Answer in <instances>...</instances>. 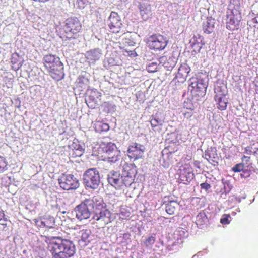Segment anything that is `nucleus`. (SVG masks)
Listing matches in <instances>:
<instances>
[{
    "mask_svg": "<svg viewBox=\"0 0 258 258\" xmlns=\"http://www.w3.org/2000/svg\"><path fill=\"white\" fill-rule=\"evenodd\" d=\"M42 222H43V218H39V219L35 220L36 225L38 227H39L40 228H44L43 223Z\"/></svg>",
    "mask_w": 258,
    "mask_h": 258,
    "instance_id": "nucleus-42",
    "label": "nucleus"
},
{
    "mask_svg": "<svg viewBox=\"0 0 258 258\" xmlns=\"http://www.w3.org/2000/svg\"><path fill=\"white\" fill-rule=\"evenodd\" d=\"M108 158L109 159L108 161H115V162H116V161H117L118 160H119L118 159H117V158L114 159V160H113V157H112V156H109Z\"/></svg>",
    "mask_w": 258,
    "mask_h": 258,
    "instance_id": "nucleus-47",
    "label": "nucleus"
},
{
    "mask_svg": "<svg viewBox=\"0 0 258 258\" xmlns=\"http://www.w3.org/2000/svg\"><path fill=\"white\" fill-rule=\"evenodd\" d=\"M218 88L215 89V93H216L215 96V99L217 102L218 108L221 110H224L227 107L228 101L226 98V94L224 93H217Z\"/></svg>",
    "mask_w": 258,
    "mask_h": 258,
    "instance_id": "nucleus-17",
    "label": "nucleus"
},
{
    "mask_svg": "<svg viewBox=\"0 0 258 258\" xmlns=\"http://www.w3.org/2000/svg\"><path fill=\"white\" fill-rule=\"evenodd\" d=\"M103 127H104V130H105V131H107V130H109V126H108V124H104L103 125Z\"/></svg>",
    "mask_w": 258,
    "mask_h": 258,
    "instance_id": "nucleus-48",
    "label": "nucleus"
},
{
    "mask_svg": "<svg viewBox=\"0 0 258 258\" xmlns=\"http://www.w3.org/2000/svg\"><path fill=\"white\" fill-rule=\"evenodd\" d=\"M143 19L147 20L152 15L151 6L148 0H136Z\"/></svg>",
    "mask_w": 258,
    "mask_h": 258,
    "instance_id": "nucleus-13",
    "label": "nucleus"
},
{
    "mask_svg": "<svg viewBox=\"0 0 258 258\" xmlns=\"http://www.w3.org/2000/svg\"><path fill=\"white\" fill-rule=\"evenodd\" d=\"M116 146L115 144L113 143H108L106 146L105 151L107 154H110V153L113 152V151L116 152Z\"/></svg>",
    "mask_w": 258,
    "mask_h": 258,
    "instance_id": "nucleus-31",
    "label": "nucleus"
},
{
    "mask_svg": "<svg viewBox=\"0 0 258 258\" xmlns=\"http://www.w3.org/2000/svg\"><path fill=\"white\" fill-rule=\"evenodd\" d=\"M70 147L72 149L73 151L79 149L80 148H83L77 140L76 141H74Z\"/></svg>",
    "mask_w": 258,
    "mask_h": 258,
    "instance_id": "nucleus-36",
    "label": "nucleus"
},
{
    "mask_svg": "<svg viewBox=\"0 0 258 258\" xmlns=\"http://www.w3.org/2000/svg\"><path fill=\"white\" fill-rule=\"evenodd\" d=\"M58 181L60 187L64 190L76 189L79 185L78 180L72 174H63Z\"/></svg>",
    "mask_w": 258,
    "mask_h": 258,
    "instance_id": "nucleus-9",
    "label": "nucleus"
},
{
    "mask_svg": "<svg viewBox=\"0 0 258 258\" xmlns=\"http://www.w3.org/2000/svg\"><path fill=\"white\" fill-rule=\"evenodd\" d=\"M84 150L83 148H80L79 149L73 151V155L75 157H80L83 154Z\"/></svg>",
    "mask_w": 258,
    "mask_h": 258,
    "instance_id": "nucleus-37",
    "label": "nucleus"
},
{
    "mask_svg": "<svg viewBox=\"0 0 258 258\" xmlns=\"http://www.w3.org/2000/svg\"><path fill=\"white\" fill-rule=\"evenodd\" d=\"M122 175L135 176L137 173L136 166L134 163L125 162L122 166Z\"/></svg>",
    "mask_w": 258,
    "mask_h": 258,
    "instance_id": "nucleus-19",
    "label": "nucleus"
},
{
    "mask_svg": "<svg viewBox=\"0 0 258 258\" xmlns=\"http://www.w3.org/2000/svg\"><path fill=\"white\" fill-rule=\"evenodd\" d=\"M121 177L120 173L117 172H111L110 174L108 176V181H109L110 179H116L117 178Z\"/></svg>",
    "mask_w": 258,
    "mask_h": 258,
    "instance_id": "nucleus-35",
    "label": "nucleus"
},
{
    "mask_svg": "<svg viewBox=\"0 0 258 258\" xmlns=\"http://www.w3.org/2000/svg\"><path fill=\"white\" fill-rule=\"evenodd\" d=\"M207 222V217L204 212H200L197 215L195 223L199 227L202 228L206 224Z\"/></svg>",
    "mask_w": 258,
    "mask_h": 258,
    "instance_id": "nucleus-22",
    "label": "nucleus"
},
{
    "mask_svg": "<svg viewBox=\"0 0 258 258\" xmlns=\"http://www.w3.org/2000/svg\"><path fill=\"white\" fill-rule=\"evenodd\" d=\"M48 71L50 73L51 77L57 81L61 80L64 76L63 66H59L54 69V70H49Z\"/></svg>",
    "mask_w": 258,
    "mask_h": 258,
    "instance_id": "nucleus-20",
    "label": "nucleus"
},
{
    "mask_svg": "<svg viewBox=\"0 0 258 258\" xmlns=\"http://www.w3.org/2000/svg\"><path fill=\"white\" fill-rule=\"evenodd\" d=\"M251 147H247L246 148V151L247 153H255V151H252L251 149Z\"/></svg>",
    "mask_w": 258,
    "mask_h": 258,
    "instance_id": "nucleus-44",
    "label": "nucleus"
},
{
    "mask_svg": "<svg viewBox=\"0 0 258 258\" xmlns=\"http://www.w3.org/2000/svg\"><path fill=\"white\" fill-rule=\"evenodd\" d=\"M43 223L44 228H52L55 224V221L53 217H44L43 218Z\"/></svg>",
    "mask_w": 258,
    "mask_h": 258,
    "instance_id": "nucleus-25",
    "label": "nucleus"
},
{
    "mask_svg": "<svg viewBox=\"0 0 258 258\" xmlns=\"http://www.w3.org/2000/svg\"><path fill=\"white\" fill-rule=\"evenodd\" d=\"M112 213L106 208L96 210L93 216V219L102 227L105 226L112 221Z\"/></svg>",
    "mask_w": 258,
    "mask_h": 258,
    "instance_id": "nucleus-7",
    "label": "nucleus"
},
{
    "mask_svg": "<svg viewBox=\"0 0 258 258\" xmlns=\"http://www.w3.org/2000/svg\"><path fill=\"white\" fill-rule=\"evenodd\" d=\"M102 56V51L100 48H94L87 51L85 53V57L90 63L94 64L99 60Z\"/></svg>",
    "mask_w": 258,
    "mask_h": 258,
    "instance_id": "nucleus-15",
    "label": "nucleus"
},
{
    "mask_svg": "<svg viewBox=\"0 0 258 258\" xmlns=\"http://www.w3.org/2000/svg\"><path fill=\"white\" fill-rule=\"evenodd\" d=\"M135 54H136V53H134L133 52H131V53L130 54V55L133 56V57L135 56V55H136Z\"/></svg>",
    "mask_w": 258,
    "mask_h": 258,
    "instance_id": "nucleus-50",
    "label": "nucleus"
},
{
    "mask_svg": "<svg viewBox=\"0 0 258 258\" xmlns=\"http://www.w3.org/2000/svg\"><path fill=\"white\" fill-rule=\"evenodd\" d=\"M190 68L186 64L181 65L178 69V72L173 79L175 83H182L186 80V78L190 72Z\"/></svg>",
    "mask_w": 258,
    "mask_h": 258,
    "instance_id": "nucleus-14",
    "label": "nucleus"
},
{
    "mask_svg": "<svg viewBox=\"0 0 258 258\" xmlns=\"http://www.w3.org/2000/svg\"><path fill=\"white\" fill-rule=\"evenodd\" d=\"M244 165L243 163L237 164L232 168V170L235 172L242 171H244Z\"/></svg>",
    "mask_w": 258,
    "mask_h": 258,
    "instance_id": "nucleus-33",
    "label": "nucleus"
},
{
    "mask_svg": "<svg viewBox=\"0 0 258 258\" xmlns=\"http://www.w3.org/2000/svg\"><path fill=\"white\" fill-rule=\"evenodd\" d=\"M76 83L77 86L81 88H85L88 85V80L84 77H79L76 80Z\"/></svg>",
    "mask_w": 258,
    "mask_h": 258,
    "instance_id": "nucleus-28",
    "label": "nucleus"
},
{
    "mask_svg": "<svg viewBox=\"0 0 258 258\" xmlns=\"http://www.w3.org/2000/svg\"><path fill=\"white\" fill-rule=\"evenodd\" d=\"M207 85L203 79L192 78L189 80V90L199 96L205 95Z\"/></svg>",
    "mask_w": 258,
    "mask_h": 258,
    "instance_id": "nucleus-5",
    "label": "nucleus"
},
{
    "mask_svg": "<svg viewBox=\"0 0 258 258\" xmlns=\"http://www.w3.org/2000/svg\"><path fill=\"white\" fill-rule=\"evenodd\" d=\"M83 181L85 185L92 189L98 188L100 183V175L95 168L88 169L84 173Z\"/></svg>",
    "mask_w": 258,
    "mask_h": 258,
    "instance_id": "nucleus-3",
    "label": "nucleus"
},
{
    "mask_svg": "<svg viewBox=\"0 0 258 258\" xmlns=\"http://www.w3.org/2000/svg\"><path fill=\"white\" fill-rule=\"evenodd\" d=\"M145 150V148L143 145L134 143L128 148V156L131 160H136L143 159Z\"/></svg>",
    "mask_w": 258,
    "mask_h": 258,
    "instance_id": "nucleus-10",
    "label": "nucleus"
},
{
    "mask_svg": "<svg viewBox=\"0 0 258 258\" xmlns=\"http://www.w3.org/2000/svg\"><path fill=\"white\" fill-rule=\"evenodd\" d=\"M80 233L81 234V240L83 242H86L90 235L91 231L88 229H83L80 231Z\"/></svg>",
    "mask_w": 258,
    "mask_h": 258,
    "instance_id": "nucleus-29",
    "label": "nucleus"
},
{
    "mask_svg": "<svg viewBox=\"0 0 258 258\" xmlns=\"http://www.w3.org/2000/svg\"><path fill=\"white\" fill-rule=\"evenodd\" d=\"M239 20L235 17L234 16L231 15L229 20L226 23V28L230 30L237 29V27L239 25Z\"/></svg>",
    "mask_w": 258,
    "mask_h": 258,
    "instance_id": "nucleus-21",
    "label": "nucleus"
},
{
    "mask_svg": "<svg viewBox=\"0 0 258 258\" xmlns=\"http://www.w3.org/2000/svg\"><path fill=\"white\" fill-rule=\"evenodd\" d=\"M158 64L156 62H152L150 63L147 67V70L149 72L154 73L157 71Z\"/></svg>",
    "mask_w": 258,
    "mask_h": 258,
    "instance_id": "nucleus-32",
    "label": "nucleus"
},
{
    "mask_svg": "<svg viewBox=\"0 0 258 258\" xmlns=\"http://www.w3.org/2000/svg\"><path fill=\"white\" fill-rule=\"evenodd\" d=\"M81 28V24L78 19L76 17L68 18L63 27L66 37L69 39L75 38Z\"/></svg>",
    "mask_w": 258,
    "mask_h": 258,
    "instance_id": "nucleus-2",
    "label": "nucleus"
},
{
    "mask_svg": "<svg viewBox=\"0 0 258 258\" xmlns=\"http://www.w3.org/2000/svg\"><path fill=\"white\" fill-rule=\"evenodd\" d=\"M151 126L153 127H156L158 125H162L163 123V120L161 119L155 118L152 119L151 121Z\"/></svg>",
    "mask_w": 258,
    "mask_h": 258,
    "instance_id": "nucleus-34",
    "label": "nucleus"
},
{
    "mask_svg": "<svg viewBox=\"0 0 258 258\" xmlns=\"http://www.w3.org/2000/svg\"><path fill=\"white\" fill-rule=\"evenodd\" d=\"M177 173L179 182L185 184L189 183L194 176L192 168L189 163H187L179 166Z\"/></svg>",
    "mask_w": 258,
    "mask_h": 258,
    "instance_id": "nucleus-4",
    "label": "nucleus"
},
{
    "mask_svg": "<svg viewBox=\"0 0 258 258\" xmlns=\"http://www.w3.org/2000/svg\"><path fill=\"white\" fill-rule=\"evenodd\" d=\"M87 201H91L90 207L95 211L101 210L106 208V204L103 202V199L99 196H95L92 198L86 199Z\"/></svg>",
    "mask_w": 258,
    "mask_h": 258,
    "instance_id": "nucleus-16",
    "label": "nucleus"
},
{
    "mask_svg": "<svg viewBox=\"0 0 258 258\" xmlns=\"http://www.w3.org/2000/svg\"><path fill=\"white\" fill-rule=\"evenodd\" d=\"M252 22L253 24H258V17H255L252 19Z\"/></svg>",
    "mask_w": 258,
    "mask_h": 258,
    "instance_id": "nucleus-45",
    "label": "nucleus"
},
{
    "mask_svg": "<svg viewBox=\"0 0 258 258\" xmlns=\"http://www.w3.org/2000/svg\"><path fill=\"white\" fill-rule=\"evenodd\" d=\"M91 201L85 199L75 208L76 217L80 220L88 219L91 216Z\"/></svg>",
    "mask_w": 258,
    "mask_h": 258,
    "instance_id": "nucleus-6",
    "label": "nucleus"
},
{
    "mask_svg": "<svg viewBox=\"0 0 258 258\" xmlns=\"http://www.w3.org/2000/svg\"><path fill=\"white\" fill-rule=\"evenodd\" d=\"M108 25L110 31L113 33H118L120 31L122 23L118 14L112 12L108 20Z\"/></svg>",
    "mask_w": 258,
    "mask_h": 258,
    "instance_id": "nucleus-11",
    "label": "nucleus"
},
{
    "mask_svg": "<svg viewBox=\"0 0 258 258\" xmlns=\"http://www.w3.org/2000/svg\"><path fill=\"white\" fill-rule=\"evenodd\" d=\"M176 61L175 58L173 57H169L168 58H166L163 66L167 70H171L175 66Z\"/></svg>",
    "mask_w": 258,
    "mask_h": 258,
    "instance_id": "nucleus-24",
    "label": "nucleus"
},
{
    "mask_svg": "<svg viewBox=\"0 0 258 258\" xmlns=\"http://www.w3.org/2000/svg\"><path fill=\"white\" fill-rule=\"evenodd\" d=\"M194 165L195 167H197L199 169L200 168L199 162H194Z\"/></svg>",
    "mask_w": 258,
    "mask_h": 258,
    "instance_id": "nucleus-49",
    "label": "nucleus"
},
{
    "mask_svg": "<svg viewBox=\"0 0 258 258\" xmlns=\"http://www.w3.org/2000/svg\"><path fill=\"white\" fill-rule=\"evenodd\" d=\"M229 215H224V217H222L220 220V222L222 224H227L230 223V221H229V218H230Z\"/></svg>",
    "mask_w": 258,
    "mask_h": 258,
    "instance_id": "nucleus-40",
    "label": "nucleus"
},
{
    "mask_svg": "<svg viewBox=\"0 0 258 258\" xmlns=\"http://www.w3.org/2000/svg\"><path fill=\"white\" fill-rule=\"evenodd\" d=\"M53 239L56 240L52 241L48 244L52 258H70L74 255L76 248L72 241L60 237Z\"/></svg>",
    "mask_w": 258,
    "mask_h": 258,
    "instance_id": "nucleus-1",
    "label": "nucleus"
},
{
    "mask_svg": "<svg viewBox=\"0 0 258 258\" xmlns=\"http://www.w3.org/2000/svg\"><path fill=\"white\" fill-rule=\"evenodd\" d=\"M215 22V19L212 17H207L206 20L203 23V30L204 32L208 34L213 32Z\"/></svg>",
    "mask_w": 258,
    "mask_h": 258,
    "instance_id": "nucleus-18",
    "label": "nucleus"
},
{
    "mask_svg": "<svg viewBox=\"0 0 258 258\" xmlns=\"http://www.w3.org/2000/svg\"><path fill=\"white\" fill-rule=\"evenodd\" d=\"M121 178H122V176L116 179H110L108 182L116 189H120L122 187Z\"/></svg>",
    "mask_w": 258,
    "mask_h": 258,
    "instance_id": "nucleus-27",
    "label": "nucleus"
},
{
    "mask_svg": "<svg viewBox=\"0 0 258 258\" xmlns=\"http://www.w3.org/2000/svg\"><path fill=\"white\" fill-rule=\"evenodd\" d=\"M98 93V92L95 90L92 92V94H96Z\"/></svg>",
    "mask_w": 258,
    "mask_h": 258,
    "instance_id": "nucleus-51",
    "label": "nucleus"
},
{
    "mask_svg": "<svg viewBox=\"0 0 258 258\" xmlns=\"http://www.w3.org/2000/svg\"><path fill=\"white\" fill-rule=\"evenodd\" d=\"M252 169L251 164H249L246 167L244 166V170L242 171V173L241 174V176H243L244 178L249 177Z\"/></svg>",
    "mask_w": 258,
    "mask_h": 258,
    "instance_id": "nucleus-30",
    "label": "nucleus"
},
{
    "mask_svg": "<svg viewBox=\"0 0 258 258\" xmlns=\"http://www.w3.org/2000/svg\"><path fill=\"white\" fill-rule=\"evenodd\" d=\"M155 241V238L154 236H150L145 241V243L146 246H149L150 245H152L154 243Z\"/></svg>",
    "mask_w": 258,
    "mask_h": 258,
    "instance_id": "nucleus-38",
    "label": "nucleus"
},
{
    "mask_svg": "<svg viewBox=\"0 0 258 258\" xmlns=\"http://www.w3.org/2000/svg\"><path fill=\"white\" fill-rule=\"evenodd\" d=\"M0 158H1V157H0Z\"/></svg>",
    "mask_w": 258,
    "mask_h": 258,
    "instance_id": "nucleus-53",
    "label": "nucleus"
},
{
    "mask_svg": "<svg viewBox=\"0 0 258 258\" xmlns=\"http://www.w3.org/2000/svg\"><path fill=\"white\" fill-rule=\"evenodd\" d=\"M200 187L202 189H204L205 191H207L209 190L211 187V185L206 181L205 182H203L200 184Z\"/></svg>",
    "mask_w": 258,
    "mask_h": 258,
    "instance_id": "nucleus-39",
    "label": "nucleus"
},
{
    "mask_svg": "<svg viewBox=\"0 0 258 258\" xmlns=\"http://www.w3.org/2000/svg\"><path fill=\"white\" fill-rule=\"evenodd\" d=\"M122 186L124 185L125 186L130 185L133 181V177L134 176H131L130 175H122Z\"/></svg>",
    "mask_w": 258,
    "mask_h": 258,
    "instance_id": "nucleus-26",
    "label": "nucleus"
},
{
    "mask_svg": "<svg viewBox=\"0 0 258 258\" xmlns=\"http://www.w3.org/2000/svg\"><path fill=\"white\" fill-rule=\"evenodd\" d=\"M0 225L2 227H0V228H2L3 229H5L7 225V220L5 217L4 218H0Z\"/></svg>",
    "mask_w": 258,
    "mask_h": 258,
    "instance_id": "nucleus-41",
    "label": "nucleus"
},
{
    "mask_svg": "<svg viewBox=\"0 0 258 258\" xmlns=\"http://www.w3.org/2000/svg\"><path fill=\"white\" fill-rule=\"evenodd\" d=\"M178 204L176 201H169L166 205V211L169 215L174 214L176 212V209L178 207Z\"/></svg>",
    "mask_w": 258,
    "mask_h": 258,
    "instance_id": "nucleus-23",
    "label": "nucleus"
},
{
    "mask_svg": "<svg viewBox=\"0 0 258 258\" xmlns=\"http://www.w3.org/2000/svg\"><path fill=\"white\" fill-rule=\"evenodd\" d=\"M7 165L6 162H4L3 165H0V173L7 170Z\"/></svg>",
    "mask_w": 258,
    "mask_h": 258,
    "instance_id": "nucleus-43",
    "label": "nucleus"
},
{
    "mask_svg": "<svg viewBox=\"0 0 258 258\" xmlns=\"http://www.w3.org/2000/svg\"><path fill=\"white\" fill-rule=\"evenodd\" d=\"M201 47H200L199 49V50H198L199 51H200V49H201Z\"/></svg>",
    "mask_w": 258,
    "mask_h": 258,
    "instance_id": "nucleus-52",
    "label": "nucleus"
},
{
    "mask_svg": "<svg viewBox=\"0 0 258 258\" xmlns=\"http://www.w3.org/2000/svg\"><path fill=\"white\" fill-rule=\"evenodd\" d=\"M43 61L45 67L49 70H54L58 66H62L63 64L60 61V58L54 55H46L43 57Z\"/></svg>",
    "mask_w": 258,
    "mask_h": 258,
    "instance_id": "nucleus-12",
    "label": "nucleus"
},
{
    "mask_svg": "<svg viewBox=\"0 0 258 258\" xmlns=\"http://www.w3.org/2000/svg\"><path fill=\"white\" fill-rule=\"evenodd\" d=\"M168 40L162 35L155 34L149 37L148 45L151 49L163 50L166 46Z\"/></svg>",
    "mask_w": 258,
    "mask_h": 258,
    "instance_id": "nucleus-8",
    "label": "nucleus"
},
{
    "mask_svg": "<svg viewBox=\"0 0 258 258\" xmlns=\"http://www.w3.org/2000/svg\"><path fill=\"white\" fill-rule=\"evenodd\" d=\"M5 217L4 211L2 210H0V218H4Z\"/></svg>",
    "mask_w": 258,
    "mask_h": 258,
    "instance_id": "nucleus-46",
    "label": "nucleus"
}]
</instances>
